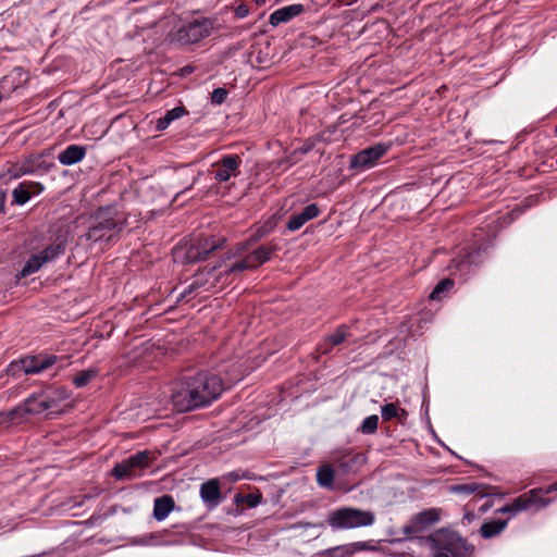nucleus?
Here are the masks:
<instances>
[{
	"label": "nucleus",
	"instance_id": "nucleus-54",
	"mask_svg": "<svg viewBox=\"0 0 557 557\" xmlns=\"http://www.w3.org/2000/svg\"><path fill=\"white\" fill-rule=\"evenodd\" d=\"M234 500L237 504L245 503V496H243L242 494H236L235 497H234Z\"/></svg>",
	"mask_w": 557,
	"mask_h": 557
},
{
	"label": "nucleus",
	"instance_id": "nucleus-28",
	"mask_svg": "<svg viewBox=\"0 0 557 557\" xmlns=\"http://www.w3.org/2000/svg\"><path fill=\"white\" fill-rule=\"evenodd\" d=\"M381 413L384 421L397 419L400 422H403V419H406L408 414L405 409L399 408L393 403L384 405L381 409Z\"/></svg>",
	"mask_w": 557,
	"mask_h": 557
},
{
	"label": "nucleus",
	"instance_id": "nucleus-25",
	"mask_svg": "<svg viewBox=\"0 0 557 557\" xmlns=\"http://www.w3.org/2000/svg\"><path fill=\"white\" fill-rule=\"evenodd\" d=\"M454 286H455V281L453 278H449V277L443 278L435 285V287L432 290V293L430 294L429 298L431 300L441 301L442 299H444L445 297L448 296V294L454 288Z\"/></svg>",
	"mask_w": 557,
	"mask_h": 557
},
{
	"label": "nucleus",
	"instance_id": "nucleus-48",
	"mask_svg": "<svg viewBox=\"0 0 557 557\" xmlns=\"http://www.w3.org/2000/svg\"><path fill=\"white\" fill-rule=\"evenodd\" d=\"M352 546L357 550L368 549V545L366 542H357V543L352 544Z\"/></svg>",
	"mask_w": 557,
	"mask_h": 557
},
{
	"label": "nucleus",
	"instance_id": "nucleus-50",
	"mask_svg": "<svg viewBox=\"0 0 557 557\" xmlns=\"http://www.w3.org/2000/svg\"><path fill=\"white\" fill-rule=\"evenodd\" d=\"M480 533L484 539H487V522H483L480 527Z\"/></svg>",
	"mask_w": 557,
	"mask_h": 557
},
{
	"label": "nucleus",
	"instance_id": "nucleus-6",
	"mask_svg": "<svg viewBox=\"0 0 557 557\" xmlns=\"http://www.w3.org/2000/svg\"><path fill=\"white\" fill-rule=\"evenodd\" d=\"M212 23L208 18L194 20L182 25L173 35L172 41L181 46H188L208 37L212 30Z\"/></svg>",
	"mask_w": 557,
	"mask_h": 557
},
{
	"label": "nucleus",
	"instance_id": "nucleus-15",
	"mask_svg": "<svg viewBox=\"0 0 557 557\" xmlns=\"http://www.w3.org/2000/svg\"><path fill=\"white\" fill-rule=\"evenodd\" d=\"M200 497L202 502L209 507H216L223 499L220 482L218 479H211L202 483L200 486Z\"/></svg>",
	"mask_w": 557,
	"mask_h": 557
},
{
	"label": "nucleus",
	"instance_id": "nucleus-40",
	"mask_svg": "<svg viewBox=\"0 0 557 557\" xmlns=\"http://www.w3.org/2000/svg\"><path fill=\"white\" fill-rule=\"evenodd\" d=\"M273 227V224L272 222H267L264 223L262 226H260L256 233L252 235L251 237V242H258L260 240L262 237H264Z\"/></svg>",
	"mask_w": 557,
	"mask_h": 557
},
{
	"label": "nucleus",
	"instance_id": "nucleus-35",
	"mask_svg": "<svg viewBox=\"0 0 557 557\" xmlns=\"http://www.w3.org/2000/svg\"><path fill=\"white\" fill-rule=\"evenodd\" d=\"M203 273H200L196 276L195 281L190 283L186 289L182 293V297H187L190 294H193L198 288H201L205 286V281L202 280Z\"/></svg>",
	"mask_w": 557,
	"mask_h": 557
},
{
	"label": "nucleus",
	"instance_id": "nucleus-39",
	"mask_svg": "<svg viewBox=\"0 0 557 557\" xmlns=\"http://www.w3.org/2000/svg\"><path fill=\"white\" fill-rule=\"evenodd\" d=\"M227 98V90L224 88H215L211 92V101L214 104H222Z\"/></svg>",
	"mask_w": 557,
	"mask_h": 557
},
{
	"label": "nucleus",
	"instance_id": "nucleus-32",
	"mask_svg": "<svg viewBox=\"0 0 557 557\" xmlns=\"http://www.w3.org/2000/svg\"><path fill=\"white\" fill-rule=\"evenodd\" d=\"M44 264L39 255H33L23 267L21 276L25 277L37 272Z\"/></svg>",
	"mask_w": 557,
	"mask_h": 557
},
{
	"label": "nucleus",
	"instance_id": "nucleus-56",
	"mask_svg": "<svg viewBox=\"0 0 557 557\" xmlns=\"http://www.w3.org/2000/svg\"><path fill=\"white\" fill-rule=\"evenodd\" d=\"M465 518H466V519H468V520L470 521L471 519H473V518H474V513L467 512V513H466V516H465Z\"/></svg>",
	"mask_w": 557,
	"mask_h": 557
},
{
	"label": "nucleus",
	"instance_id": "nucleus-43",
	"mask_svg": "<svg viewBox=\"0 0 557 557\" xmlns=\"http://www.w3.org/2000/svg\"><path fill=\"white\" fill-rule=\"evenodd\" d=\"M301 160H302V158L300 157V154L297 152L296 149L294 151H292L288 156L283 158V162H286V166H292L294 164H297Z\"/></svg>",
	"mask_w": 557,
	"mask_h": 557
},
{
	"label": "nucleus",
	"instance_id": "nucleus-19",
	"mask_svg": "<svg viewBox=\"0 0 557 557\" xmlns=\"http://www.w3.org/2000/svg\"><path fill=\"white\" fill-rule=\"evenodd\" d=\"M86 147L79 145H70L58 156V160L63 165H72L84 159Z\"/></svg>",
	"mask_w": 557,
	"mask_h": 557
},
{
	"label": "nucleus",
	"instance_id": "nucleus-34",
	"mask_svg": "<svg viewBox=\"0 0 557 557\" xmlns=\"http://www.w3.org/2000/svg\"><path fill=\"white\" fill-rule=\"evenodd\" d=\"M377 424L379 417L376 414L369 416L362 421L359 431L362 434H374L377 430Z\"/></svg>",
	"mask_w": 557,
	"mask_h": 557
},
{
	"label": "nucleus",
	"instance_id": "nucleus-58",
	"mask_svg": "<svg viewBox=\"0 0 557 557\" xmlns=\"http://www.w3.org/2000/svg\"><path fill=\"white\" fill-rule=\"evenodd\" d=\"M29 190H30V196H32V195H34L33 190H36V187H29Z\"/></svg>",
	"mask_w": 557,
	"mask_h": 557
},
{
	"label": "nucleus",
	"instance_id": "nucleus-31",
	"mask_svg": "<svg viewBox=\"0 0 557 557\" xmlns=\"http://www.w3.org/2000/svg\"><path fill=\"white\" fill-rule=\"evenodd\" d=\"M98 375V370L97 369H86V370H83L81 372H78L74 377H73V384L76 386V387H84L86 386L91 380H94L96 376Z\"/></svg>",
	"mask_w": 557,
	"mask_h": 557
},
{
	"label": "nucleus",
	"instance_id": "nucleus-49",
	"mask_svg": "<svg viewBox=\"0 0 557 557\" xmlns=\"http://www.w3.org/2000/svg\"><path fill=\"white\" fill-rule=\"evenodd\" d=\"M555 491H557V481L555 483L550 484L549 486L545 487L542 493L549 494Z\"/></svg>",
	"mask_w": 557,
	"mask_h": 557
},
{
	"label": "nucleus",
	"instance_id": "nucleus-2",
	"mask_svg": "<svg viewBox=\"0 0 557 557\" xmlns=\"http://www.w3.org/2000/svg\"><path fill=\"white\" fill-rule=\"evenodd\" d=\"M126 220L113 208H99L92 215L86 238L94 243L110 244L123 231Z\"/></svg>",
	"mask_w": 557,
	"mask_h": 557
},
{
	"label": "nucleus",
	"instance_id": "nucleus-14",
	"mask_svg": "<svg viewBox=\"0 0 557 557\" xmlns=\"http://www.w3.org/2000/svg\"><path fill=\"white\" fill-rule=\"evenodd\" d=\"M52 166L51 162L44 159V154H33L25 159L18 166L15 177L33 173H47Z\"/></svg>",
	"mask_w": 557,
	"mask_h": 557
},
{
	"label": "nucleus",
	"instance_id": "nucleus-38",
	"mask_svg": "<svg viewBox=\"0 0 557 557\" xmlns=\"http://www.w3.org/2000/svg\"><path fill=\"white\" fill-rule=\"evenodd\" d=\"M352 550L347 547H334L322 552V555L326 557H342L344 555H350Z\"/></svg>",
	"mask_w": 557,
	"mask_h": 557
},
{
	"label": "nucleus",
	"instance_id": "nucleus-52",
	"mask_svg": "<svg viewBox=\"0 0 557 557\" xmlns=\"http://www.w3.org/2000/svg\"><path fill=\"white\" fill-rule=\"evenodd\" d=\"M5 194L0 189V212L4 209Z\"/></svg>",
	"mask_w": 557,
	"mask_h": 557
},
{
	"label": "nucleus",
	"instance_id": "nucleus-55",
	"mask_svg": "<svg viewBox=\"0 0 557 557\" xmlns=\"http://www.w3.org/2000/svg\"><path fill=\"white\" fill-rule=\"evenodd\" d=\"M487 508V502H485L484 504H482L480 507H479V510L480 511H485Z\"/></svg>",
	"mask_w": 557,
	"mask_h": 557
},
{
	"label": "nucleus",
	"instance_id": "nucleus-53",
	"mask_svg": "<svg viewBox=\"0 0 557 557\" xmlns=\"http://www.w3.org/2000/svg\"><path fill=\"white\" fill-rule=\"evenodd\" d=\"M227 478H228L232 482H236V481H238L242 476H240L237 472H231L230 474H227Z\"/></svg>",
	"mask_w": 557,
	"mask_h": 557
},
{
	"label": "nucleus",
	"instance_id": "nucleus-5",
	"mask_svg": "<svg viewBox=\"0 0 557 557\" xmlns=\"http://www.w3.org/2000/svg\"><path fill=\"white\" fill-rule=\"evenodd\" d=\"M429 541L433 549L447 552L453 557H465L468 553L466 541L450 530H438L430 535Z\"/></svg>",
	"mask_w": 557,
	"mask_h": 557
},
{
	"label": "nucleus",
	"instance_id": "nucleus-57",
	"mask_svg": "<svg viewBox=\"0 0 557 557\" xmlns=\"http://www.w3.org/2000/svg\"><path fill=\"white\" fill-rule=\"evenodd\" d=\"M257 5H262L265 3V0H253Z\"/></svg>",
	"mask_w": 557,
	"mask_h": 557
},
{
	"label": "nucleus",
	"instance_id": "nucleus-7",
	"mask_svg": "<svg viewBox=\"0 0 557 557\" xmlns=\"http://www.w3.org/2000/svg\"><path fill=\"white\" fill-rule=\"evenodd\" d=\"M543 491H544V487L531 490L529 493L517 497L512 502V504L506 505V506L495 510V513H497V512L510 513L511 517H513L523 510H529V509L540 510V509L546 507L550 503V499H545L540 496V493H542Z\"/></svg>",
	"mask_w": 557,
	"mask_h": 557
},
{
	"label": "nucleus",
	"instance_id": "nucleus-36",
	"mask_svg": "<svg viewBox=\"0 0 557 557\" xmlns=\"http://www.w3.org/2000/svg\"><path fill=\"white\" fill-rule=\"evenodd\" d=\"M250 240L238 244L234 249H231L225 253V259L230 260L235 257L244 255L249 248Z\"/></svg>",
	"mask_w": 557,
	"mask_h": 557
},
{
	"label": "nucleus",
	"instance_id": "nucleus-44",
	"mask_svg": "<svg viewBox=\"0 0 557 557\" xmlns=\"http://www.w3.org/2000/svg\"><path fill=\"white\" fill-rule=\"evenodd\" d=\"M55 396H50L49 398H55V408L58 407L59 400H65L70 397L67 391L63 387H59L54 392Z\"/></svg>",
	"mask_w": 557,
	"mask_h": 557
},
{
	"label": "nucleus",
	"instance_id": "nucleus-18",
	"mask_svg": "<svg viewBox=\"0 0 557 557\" xmlns=\"http://www.w3.org/2000/svg\"><path fill=\"white\" fill-rule=\"evenodd\" d=\"M304 12L302 4H292L281 9H277L270 15V24L277 26L281 23H286L295 16H298Z\"/></svg>",
	"mask_w": 557,
	"mask_h": 557
},
{
	"label": "nucleus",
	"instance_id": "nucleus-26",
	"mask_svg": "<svg viewBox=\"0 0 557 557\" xmlns=\"http://www.w3.org/2000/svg\"><path fill=\"white\" fill-rule=\"evenodd\" d=\"M336 469L331 465H322L317 470V482L320 486L330 488L333 486Z\"/></svg>",
	"mask_w": 557,
	"mask_h": 557
},
{
	"label": "nucleus",
	"instance_id": "nucleus-9",
	"mask_svg": "<svg viewBox=\"0 0 557 557\" xmlns=\"http://www.w3.org/2000/svg\"><path fill=\"white\" fill-rule=\"evenodd\" d=\"M240 164L242 158L239 156H223L219 161L212 164L211 173L213 174L215 181L224 183L240 174Z\"/></svg>",
	"mask_w": 557,
	"mask_h": 557
},
{
	"label": "nucleus",
	"instance_id": "nucleus-51",
	"mask_svg": "<svg viewBox=\"0 0 557 557\" xmlns=\"http://www.w3.org/2000/svg\"><path fill=\"white\" fill-rule=\"evenodd\" d=\"M434 550L435 552H434L433 557H453L447 552H442V550H438V549H434Z\"/></svg>",
	"mask_w": 557,
	"mask_h": 557
},
{
	"label": "nucleus",
	"instance_id": "nucleus-12",
	"mask_svg": "<svg viewBox=\"0 0 557 557\" xmlns=\"http://www.w3.org/2000/svg\"><path fill=\"white\" fill-rule=\"evenodd\" d=\"M388 150V146L377 144L375 146L366 148L354 156L350 164L352 168H367L372 165L377 159L383 157Z\"/></svg>",
	"mask_w": 557,
	"mask_h": 557
},
{
	"label": "nucleus",
	"instance_id": "nucleus-20",
	"mask_svg": "<svg viewBox=\"0 0 557 557\" xmlns=\"http://www.w3.org/2000/svg\"><path fill=\"white\" fill-rule=\"evenodd\" d=\"M29 187H36L34 195H38L44 190V186L38 182H23L13 190V198L17 205H24L30 199Z\"/></svg>",
	"mask_w": 557,
	"mask_h": 557
},
{
	"label": "nucleus",
	"instance_id": "nucleus-8",
	"mask_svg": "<svg viewBox=\"0 0 557 557\" xmlns=\"http://www.w3.org/2000/svg\"><path fill=\"white\" fill-rule=\"evenodd\" d=\"M150 463V455L148 451H139L122 462L115 465L112 469V475L115 479H134L139 475V472L147 468Z\"/></svg>",
	"mask_w": 557,
	"mask_h": 557
},
{
	"label": "nucleus",
	"instance_id": "nucleus-29",
	"mask_svg": "<svg viewBox=\"0 0 557 557\" xmlns=\"http://www.w3.org/2000/svg\"><path fill=\"white\" fill-rule=\"evenodd\" d=\"M255 269L256 268H255L253 263L251 262L249 255H247L244 258H242L240 260L231 264L224 272L220 273L219 278H221L222 276L233 274V273L243 272L246 270H255Z\"/></svg>",
	"mask_w": 557,
	"mask_h": 557
},
{
	"label": "nucleus",
	"instance_id": "nucleus-4",
	"mask_svg": "<svg viewBox=\"0 0 557 557\" xmlns=\"http://www.w3.org/2000/svg\"><path fill=\"white\" fill-rule=\"evenodd\" d=\"M226 238L224 236L211 235L199 236L189 245L176 248L174 251L175 258H180L181 252L184 251L183 262H198L208 258L214 250L224 246Z\"/></svg>",
	"mask_w": 557,
	"mask_h": 557
},
{
	"label": "nucleus",
	"instance_id": "nucleus-22",
	"mask_svg": "<svg viewBox=\"0 0 557 557\" xmlns=\"http://www.w3.org/2000/svg\"><path fill=\"white\" fill-rule=\"evenodd\" d=\"M174 499L170 495H163L154 499L153 517L158 521L164 520L174 508Z\"/></svg>",
	"mask_w": 557,
	"mask_h": 557
},
{
	"label": "nucleus",
	"instance_id": "nucleus-23",
	"mask_svg": "<svg viewBox=\"0 0 557 557\" xmlns=\"http://www.w3.org/2000/svg\"><path fill=\"white\" fill-rule=\"evenodd\" d=\"M348 336V327L341 325L334 333L325 337L323 344L320 346L322 354H327L333 347L342 344Z\"/></svg>",
	"mask_w": 557,
	"mask_h": 557
},
{
	"label": "nucleus",
	"instance_id": "nucleus-1",
	"mask_svg": "<svg viewBox=\"0 0 557 557\" xmlns=\"http://www.w3.org/2000/svg\"><path fill=\"white\" fill-rule=\"evenodd\" d=\"M224 391L223 380L215 373L200 371L184 377L172 394L174 407L182 412L210 405Z\"/></svg>",
	"mask_w": 557,
	"mask_h": 557
},
{
	"label": "nucleus",
	"instance_id": "nucleus-16",
	"mask_svg": "<svg viewBox=\"0 0 557 557\" xmlns=\"http://www.w3.org/2000/svg\"><path fill=\"white\" fill-rule=\"evenodd\" d=\"M320 213L318 205L311 203L302 209L301 212L293 214L288 222L287 228L289 231L299 230L306 222L317 218Z\"/></svg>",
	"mask_w": 557,
	"mask_h": 557
},
{
	"label": "nucleus",
	"instance_id": "nucleus-21",
	"mask_svg": "<svg viewBox=\"0 0 557 557\" xmlns=\"http://www.w3.org/2000/svg\"><path fill=\"white\" fill-rule=\"evenodd\" d=\"M55 408V398L40 399L37 397L27 398L24 403V411L30 414H38Z\"/></svg>",
	"mask_w": 557,
	"mask_h": 557
},
{
	"label": "nucleus",
	"instance_id": "nucleus-24",
	"mask_svg": "<svg viewBox=\"0 0 557 557\" xmlns=\"http://www.w3.org/2000/svg\"><path fill=\"white\" fill-rule=\"evenodd\" d=\"M277 250L276 245H261L255 250H252L249 255L251 262L255 268H259L267 261L271 259V256Z\"/></svg>",
	"mask_w": 557,
	"mask_h": 557
},
{
	"label": "nucleus",
	"instance_id": "nucleus-27",
	"mask_svg": "<svg viewBox=\"0 0 557 557\" xmlns=\"http://www.w3.org/2000/svg\"><path fill=\"white\" fill-rule=\"evenodd\" d=\"M451 490L462 494H476L479 498H484L487 496V487L484 484H478L474 482L458 484L453 486Z\"/></svg>",
	"mask_w": 557,
	"mask_h": 557
},
{
	"label": "nucleus",
	"instance_id": "nucleus-46",
	"mask_svg": "<svg viewBox=\"0 0 557 557\" xmlns=\"http://www.w3.org/2000/svg\"><path fill=\"white\" fill-rule=\"evenodd\" d=\"M289 166H286V162H283V158L275 161L273 163V171H276V170H282V171H285L287 170Z\"/></svg>",
	"mask_w": 557,
	"mask_h": 557
},
{
	"label": "nucleus",
	"instance_id": "nucleus-42",
	"mask_svg": "<svg viewBox=\"0 0 557 557\" xmlns=\"http://www.w3.org/2000/svg\"><path fill=\"white\" fill-rule=\"evenodd\" d=\"M261 500H262V495L261 494L250 493V494L245 496V503L250 508L257 507L261 503Z\"/></svg>",
	"mask_w": 557,
	"mask_h": 557
},
{
	"label": "nucleus",
	"instance_id": "nucleus-30",
	"mask_svg": "<svg viewBox=\"0 0 557 557\" xmlns=\"http://www.w3.org/2000/svg\"><path fill=\"white\" fill-rule=\"evenodd\" d=\"M185 113V109L183 107H175L172 110H169L165 115L158 120L157 122V129L163 131L165 129L171 122L174 120L180 119Z\"/></svg>",
	"mask_w": 557,
	"mask_h": 557
},
{
	"label": "nucleus",
	"instance_id": "nucleus-33",
	"mask_svg": "<svg viewBox=\"0 0 557 557\" xmlns=\"http://www.w3.org/2000/svg\"><path fill=\"white\" fill-rule=\"evenodd\" d=\"M64 250V247L61 244H54L48 246L46 249L40 251L38 255L40 256L44 263H47L54 258H57L59 255H61Z\"/></svg>",
	"mask_w": 557,
	"mask_h": 557
},
{
	"label": "nucleus",
	"instance_id": "nucleus-3",
	"mask_svg": "<svg viewBox=\"0 0 557 557\" xmlns=\"http://www.w3.org/2000/svg\"><path fill=\"white\" fill-rule=\"evenodd\" d=\"M375 519V513L372 510L342 507L331 511L326 521L333 530H349L371 527Z\"/></svg>",
	"mask_w": 557,
	"mask_h": 557
},
{
	"label": "nucleus",
	"instance_id": "nucleus-37",
	"mask_svg": "<svg viewBox=\"0 0 557 557\" xmlns=\"http://www.w3.org/2000/svg\"><path fill=\"white\" fill-rule=\"evenodd\" d=\"M508 519L490 520V537L499 534L507 525Z\"/></svg>",
	"mask_w": 557,
	"mask_h": 557
},
{
	"label": "nucleus",
	"instance_id": "nucleus-11",
	"mask_svg": "<svg viewBox=\"0 0 557 557\" xmlns=\"http://www.w3.org/2000/svg\"><path fill=\"white\" fill-rule=\"evenodd\" d=\"M485 251L481 247L478 249L466 251L463 255L453 260L451 269H456L461 273H470L478 265H482L485 261Z\"/></svg>",
	"mask_w": 557,
	"mask_h": 557
},
{
	"label": "nucleus",
	"instance_id": "nucleus-45",
	"mask_svg": "<svg viewBox=\"0 0 557 557\" xmlns=\"http://www.w3.org/2000/svg\"><path fill=\"white\" fill-rule=\"evenodd\" d=\"M248 13H249V9L244 3L237 5L236 9H235V14H236L237 17L243 18V17L247 16Z\"/></svg>",
	"mask_w": 557,
	"mask_h": 557
},
{
	"label": "nucleus",
	"instance_id": "nucleus-47",
	"mask_svg": "<svg viewBox=\"0 0 557 557\" xmlns=\"http://www.w3.org/2000/svg\"><path fill=\"white\" fill-rule=\"evenodd\" d=\"M312 149V145H305L300 148H297V152L300 154V157L302 158L305 154H307L310 150Z\"/></svg>",
	"mask_w": 557,
	"mask_h": 557
},
{
	"label": "nucleus",
	"instance_id": "nucleus-41",
	"mask_svg": "<svg viewBox=\"0 0 557 557\" xmlns=\"http://www.w3.org/2000/svg\"><path fill=\"white\" fill-rule=\"evenodd\" d=\"M26 413L27 412L24 411V406L23 407H16V408H14V409H12V410H10L8 412V419L10 421H12V422L17 421V420H22L25 417Z\"/></svg>",
	"mask_w": 557,
	"mask_h": 557
},
{
	"label": "nucleus",
	"instance_id": "nucleus-13",
	"mask_svg": "<svg viewBox=\"0 0 557 557\" xmlns=\"http://www.w3.org/2000/svg\"><path fill=\"white\" fill-rule=\"evenodd\" d=\"M364 462L362 454H351L348 451L339 453L334 457V466L336 472L342 475H347L357 469Z\"/></svg>",
	"mask_w": 557,
	"mask_h": 557
},
{
	"label": "nucleus",
	"instance_id": "nucleus-17",
	"mask_svg": "<svg viewBox=\"0 0 557 557\" xmlns=\"http://www.w3.org/2000/svg\"><path fill=\"white\" fill-rule=\"evenodd\" d=\"M438 520V512L435 509L424 510L418 513L411 521V524L406 527V532H420L428 525L435 523Z\"/></svg>",
	"mask_w": 557,
	"mask_h": 557
},
{
	"label": "nucleus",
	"instance_id": "nucleus-10",
	"mask_svg": "<svg viewBox=\"0 0 557 557\" xmlns=\"http://www.w3.org/2000/svg\"><path fill=\"white\" fill-rule=\"evenodd\" d=\"M59 358L55 355L28 356L16 363H12V369L23 371L25 374H38L57 363Z\"/></svg>",
	"mask_w": 557,
	"mask_h": 557
}]
</instances>
